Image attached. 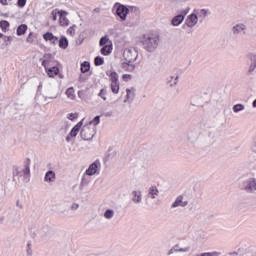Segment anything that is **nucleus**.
<instances>
[{
	"instance_id": "obj_1",
	"label": "nucleus",
	"mask_w": 256,
	"mask_h": 256,
	"mask_svg": "<svg viewBox=\"0 0 256 256\" xmlns=\"http://www.w3.org/2000/svg\"><path fill=\"white\" fill-rule=\"evenodd\" d=\"M161 37L157 33L150 32L140 37L138 45L147 51V53H155L159 47Z\"/></svg>"
},
{
	"instance_id": "obj_2",
	"label": "nucleus",
	"mask_w": 256,
	"mask_h": 256,
	"mask_svg": "<svg viewBox=\"0 0 256 256\" xmlns=\"http://www.w3.org/2000/svg\"><path fill=\"white\" fill-rule=\"evenodd\" d=\"M25 177V179L31 177V158H27L24 162V169L19 171V167H13V177Z\"/></svg>"
},
{
	"instance_id": "obj_3",
	"label": "nucleus",
	"mask_w": 256,
	"mask_h": 256,
	"mask_svg": "<svg viewBox=\"0 0 256 256\" xmlns=\"http://www.w3.org/2000/svg\"><path fill=\"white\" fill-rule=\"evenodd\" d=\"M239 189L245 191L246 193H255L256 191V178L250 177L242 180L239 183Z\"/></svg>"
},
{
	"instance_id": "obj_4",
	"label": "nucleus",
	"mask_w": 256,
	"mask_h": 256,
	"mask_svg": "<svg viewBox=\"0 0 256 256\" xmlns=\"http://www.w3.org/2000/svg\"><path fill=\"white\" fill-rule=\"evenodd\" d=\"M112 11L114 15H116V17H119L121 19V21H127V15H129V8L126 5L116 2Z\"/></svg>"
},
{
	"instance_id": "obj_5",
	"label": "nucleus",
	"mask_w": 256,
	"mask_h": 256,
	"mask_svg": "<svg viewBox=\"0 0 256 256\" xmlns=\"http://www.w3.org/2000/svg\"><path fill=\"white\" fill-rule=\"evenodd\" d=\"M123 57L128 63H135L139 58V52L135 48H126L123 52Z\"/></svg>"
},
{
	"instance_id": "obj_6",
	"label": "nucleus",
	"mask_w": 256,
	"mask_h": 256,
	"mask_svg": "<svg viewBox=\"0 0 256 256\" xmlns=\"http://www.w3.org/2000/svg\"><path fill=\"white\" fill-rule=\"evenodd\" d=\"M189 11H191L190 7H187L186 9L181 10L180 14H177L172 18L171 25H173V27H179V25H181V23L185 21V17H187Z\"/></svg>"
},
{
	"instance_id": "obj_7",
	"label": "nucleus",
	"mask_w": 256,
	"mask_h": 256,
	"mask_svg": "<svg viewBox=\"0 0 256 256\" xmlns=\"http://www.w3.org/2000/svg\"><path fill=\"white\" fill-rule=\"evenodd\" d=\"M80 137L84 141H91V139H93V137H95V128H91V127H89V125H84L81 128Z\"/></svg>"
},
{
	"instance_id": "obj_8",
	"label": "nucleus",
	"mask_w": 256,
	"mask_h": 256,
	"mask_svg": "<svg viewBox=\"0 0 256 256\" xmlns=\"http://www.w3.org/2000/svg\"><path fill=\"white\" fill-rule=\"evenodd\" d=\"M198 22H199V16H197V14L195 13H192L187 16L185 20V24L183 25V29H185V27H189L190 29H193V27H195V25H197Z\"/></svg>"
},
{
	"instance_id": "obj_9",
	"label": "nucleus",
	"mask_w": 256,
	"mask_h": 256,
	"mask_svg": "<svg viewBox=\"0 0 256 256\" xmlns=\"http://www.w3.org/2000/svg\"><path fill=\"white\" fill-rule=\"evenodd\" d=\"M83 121L84 119H82L81 121H79L69 132V134L66 136V141L67 143L71 142V137H77V135L79 134V131H81V127H83Z\"/></svg>"
},
{
	"instance_id": "obj_10",
	"label": "nucleus",
	"mask_w": 256,
	"mask_h": 256,
	"mask_svg": "<svg viewBox=\"0 0 256 256\" xmlns=\"http://www.w3.org/2000/svg\"><path fill=\"white\" fill-rule=\"evenodd\" d=\"M99 165H101V162H99V160L94 161L85 171V175H88V177H93V175H97V173H99Z\"/></svg>"
},
{
	"instance_id": "obj_11",
	"label": "nucleus",
	"mask_w": 256,
	"mask_h": 256,
	"mask_svg": "<svg viewBox=\"0 0 256 256\" xmlns=\"http://www.w3.org/2000/svg\"><path fill=\"white\" fill-rule=\"evenodd\" d=\"M67 15H69V12H67L65 10H60L58 12L59 25L61 27H67L69 25V19H67Z\"/></svg>"
},
{
	"instance_id": "obj_12",
	"label": "nucleus",
	"mask_w": 256,
	"mask_h": 256,
	"mask_svg": "<svg viewBox=\"0 0 256 256\" xmlns=\"http://www.w3.org/2000/svg\"><path fill=\"white\" fill-rule=\"evenodd\" d=\"M246 30H247V26H245V24L243 23L236 24L235 26L232 27V33L234 35H239L241 31H243V35H247V32H245Z\"/></svg>"
},
{
	"instance_id": "obj_13",
	"label": "nucleus",
	"mask_w": 256,
	"mask_h": 256,
	"mask_svg": "<svg viewBox=\"0 0 256 256\" xmlns=\"http://www.w3.org/2000/svg\"><path fill=\"white\" fill-rule=\"evenodd\" d=\"M40 235L42 237H48V239H50V237L53 235V228L49 225L42 226L40 230Z\"/></svg>"
},
{
	"instance_id": "obj_14",
	"label": "nucleus",
	"mask_w": 256,
	"mask_h": 256,
	"mask_svg": "<svg viewBox=\"0 0 256 256\" xmlns=\"http://www.w3.org/2000/svg\"><path fill=\"white\" fill-rule=\"evenodd\" d=\"M55 179H57V175L55 174V171L53 170H48L46 173H45V176H44V181L46 183H53L55 181Z\"/></svg>"
},
{
	"instance_id": "obj_15",
	"label": "nucleus",
	"mask_w": 256,
	"mask_h": 256,
	"mask_svg": "<svg viewBox=\"0 0 256 256\" xmlns=\"http://www.w3.org/2000/svg\"><path fill=\"white\" fill-rule=\"evenodd\" d=\"M100 53L105 57H107V55H111V53H113V43L110 42V44L102 46V48L100 49Z\"/></svg>"
},
{
	"instance_id": "obj_16",
	"label": "nucleus",
	"mask_w": 256,
	"mask_h": 256,
	"mask_svg": "<svg viewBox=\"0 0 256 256\" xmlns=\"http://www.w3.org/2000/svg\"><path fill=\"white\" fill-rule=\"evenodd\" d=\"M45 71H46L48 77L53 78V77L59 75V66H52L50 68H47V66H46Z\"/></svg>"
},
{
	"instance_id": "obj_17",
	"label": "nucleus",
	"mask_w": 256,
	"mask_h": 256,
	"mask_svg": "<svg viewBox=\"0 0 256 256\" xmlns=\"http://www.w3.org/2000/svg\"><path fill=\"white\" fill-rule=\"evenodd\" d=\"M187 253L189 252V247L179 248V244H176L173 248L168 251V255H173V253Z\"/></svg>"
},
{
	"instance_id": "obj_18",
	"label": "nucleus",
	"mask_w": 256,
	"mask_h": 256,
	"mask_svg": "<svg viewBox=\"0 0 256 256\" xmlns=\"http://www.w3.org/2000/svg\"><path fill=\"white\" fill-rule=\"evenodd\" d=\"M121 67L128 73H133V71H135V64H133V62H122Z\"/></svg>"
},
{
	"instance_id": "obj_19",
	"label": "nucleus",
	"mask_w": 256,
	"mask_h": 256,
	"mask_svg": "<svg viewBox=\"0 0 256 256\" xmlns=\"http://www.w3.org/2000/svg\"><path fill=\"white\" fill-rule=\"evenodd\" d=\"M131 195L133 203H141L143 199V194H141V191L134 190L132 191Z\"/></svg>"
},
{
	"instance_id": "obj_20",
	"label": "nucleus",
	"mask_w": 256,
	"mask_h": 256,
	"mask_svg": "<svg viewBox=\"0 0 256 256\" xmlns=\"http://www.w3.org/2000/svg\"><path fill=\"white\" fill-rule=\"evenodd\" d=\"M52 59H53V54L51 53L44 54V59L42 60V67H44V69H47Z\"/></svg>"
},
{
	"instance_id": "obj_21",
	"label": "nucleus",
	"mask_w": 256,
	"mask_h": 256,
	"mask_svg": "<svg viewBox=\"0 0 256 256\" xmlns=\"http://www.w3.org/2000/svg\"><path fill=\"white\" fill-rule=\"evenodd\" d=\"M115 157H117V151L113 150V147H109L105 155V161H111V159H115Z\"/></svg>"
},
{
	"instance_id": "obj_22",
	"label": "nucleus",
	"mask_w": 256,
	"mask_h": 256,
	"mask_svg": "<svg viewBox=\"0 0 256 256\" xmlns=\"http://www.w3.org/2000/svg\"><path fill=\"white\" fill-rule=\"evenodd\" d=\"M106 75L110 77L111 83H119V74L115 71H107Z\"/></svg>"
},
{
	"instance_id": "obj_23",
	"label": "nucleus",
	"mask_w": 256,
	"mask_h": 256,
	"mask_svg": "<svg viewBox=\"0 0 256 256\" xmlns=\"http://www.w3.org/2000/svg\"><path fill=\"white\" fill-rule=\"evenodd\" d=\"M58 45L60 49H67L69 47V40L65 36H61L58 40Z\"/></svg>"
},
{
	"instance_id": "obj_24",
	"label": "nucleus",
	"mask_w": 256,
	"mask_h": 256,
	"mask_svg": "<svg viewBox=\"0 0 256 256\" xmlns=\"http://www.w3.org/2000/svg\"><path fill=\"white\" fill-rule=\"evenodd\" d=\"M81 73H89L91 71V63L89 61H84L80 65Z\"/></svg>"
},
{
	"instance_id": "obj_25",
	"label": "nucleus",
	"mask_w": 256,
	"mask_h": 256,
	"mask_svg": "<svg viewBox=\"0 0 256 256\" xmlns=\"http://www.w3.org/2000/svg\"><path fill=\"white\" fill-rule=\"evenodd\" d=\"M27 29H28L27 24L19 25L16 29V35H18V37L25 35V33H27Z\"/></svg>"
},
{
	"instance_id": "obj_26",
	"label": "nucleus",
	"mask_w": 256,
	"mask_h": 256,
	"mask_svg": "<svg viewBox=\"0 0 256 256\" xmlns=\"http://www.w3.org/2000/svg\"><path fill=\"white\" fill-rule=\"evenodd\" d=\"M133 99H135V93H131V89H126V98L124 100V103H131L133 102Z\"/></svg>"
},
{
	"instance_id": "obj_27",
	"label": "nucleus",
	"mask_w": 256,
	"mask_h": 256,
	"mask_svg": "<svg viewBox=\"0 0 256 256\" xmlns=\"http://www.w3.org/2000/svg\"><path fill=\"white\" fill-rule=\"evenodd\" d=\"M148 193L150 195V199H155V197L159 195V189H157V186H151L148 190Z\"/></svg>"
},
{
	"instance_id": "obj_28",
	"label": "nucleus",
	"mask_w": 256,
	"mask_h": 256,
	"mask_svg": "<svg viewBox=\"0 0 256 256\" xmlns=\"http://www.w3.org/2000/svg\"><path fill=\"white\" fill-rule=\"evenodd\" d=\"M105 64V58L101 57V56H96L94 58V65L96 67H101V65Z\"/></svg>"
},
{
	"instance_id": "obj_29",
	"label": "nucleus",
	"mask_w": 256,
	"mask_h": 256,
	"mask_svg": "<svg viewBox=\"0 0 256 256\" xmlns=\"http://www.w3.org/2000/svg\"><path fill=\"white\" fill-rule=\"evenodd\" d=\"M181 203H183V196H178L176 200L172 203L171 207L172 209H175L177 207H181Z\"/></svg>"
},
{
	"instance_id": "obj_30",
	"label": "nucleus",
	"mask_w": 256,
	"mask_h": 256,
	"mask_svg": "<svg viewBox=\"0 0 256 256\" xmlns=\"http://www.w3.org/2000/svg\"><path fill=\"white\" fill-rule=\"evenodd\" d=\"M8 27H10L9 21H7V20L0 21V28L3 31V33L7 32Z\"/></svg>"
},
{
	"instance_id": "obj_31",
	"label": "nucleus",
	"mask_w": 256,
	"mask_h": 256,
	"mask_svg": "<svg viewBox=\"0 0 256 256\" xmlns=\"http://www.w3.org/2000/svg\"><path fill=\"white\" fill-rule=\"evenodd\" d=\"M35 39H37V34L30 32L26 38V43H35Z\"/></svg>"
},
{
	"instance_id": "obj_32",
	"label": "nucleus",
	"mask_w": 256,
	"mask_h": 256,
	"mask_svg": "<svg viewBox=\"0 0 256 256\" xmlns=\"http://www.w3.org/2000/svg\"><path fill=\"white\" fill-rule=\"evenodd\" d=\"M114 215H115V211L113 209H107L104 212L105 219H113Z\"/></svg>"
},
{
	"instance_id": "obj_33",
	"label": "nucleus",
	"mask_w": 256,
	"mask_h": 256,
	"mask_svg": "<svg viewBox=\"0 0 256 256\" xmlns=\"http://www.w3.org/2000/svg\"><path fill=\"white\" fill-rule=\"evenodd\" d=\"M119 89H120L119 82L111 83V91L112 93H114V95H117V93H119Z\"/></svg>"
},
{
	"instance_id": "obj_34",
	"label": "nucleus",
	"mask_w": 256,
	"mask_h": 256,
	"mask_svg": "<svg viewBox=\"0 0 256 256\" xmlns=\"http://www.w3.org/2000/svg\"><path fill=\"white\" fill-rule=\"evenodd\" d=\"M87 185H89V179H87V177H85V174H84L79 186L80 191H83V187H87Z\"/></svg>"
},
{
	"instance_id": "obj_35",
	"label": "nucleus",
	"mask_w": 256,
	"mask_h": 256,
	"mask_svg": "<svg viewBox=\"0 0 256 256\" xmlns=\"http://www.w3.org/2000/svg\"><path fill=\"white\" fill-rule=\"evenodd\" d=\"M244 110H245V105L243 104H236L232 108V111H234V113H239L240 111H244Z\"/></svg>"
},
{
	"instance_id": "obj_36",
	"label": "nucleus",
	"mask_w": 256,
	"mask_h": 256,
	"mask_svg": "<svg viewBox=\"0 0 256 256\" xmlns=\"http://www.w3.org/2000/svg\"><path fill=\"white\" fill-rule=\"evenodd\" d=\"M108 43H109V36H107V35L101 37L100 40H99L100 47H104Z\"/></svg>"
},
{
	"instance_id": "obj_37",
	"label": "nucleus",
	"mask_w": 256,
	"mask_h": 256,
	"mask_svg": "<svg viewBox=\"0 0 256 256\" xmlns=\"http://www.w3.org/2000/svg\"><path fill=\"white\" fill-rule=\"evenodd\" d=\"M101 123V116H95L92 121L89 122V125H94L97 127Z\"/></svg>"
},
{
	"instance_id": "obj_38",
	"label": "nucleus",
	"mask_w": 256,
	"mask_h": 256,
	"mask_svg": "<svg viewBox=\"0 0 256 256\" xmlns=\"http://www.w3.org/2000/svg\"><path fill=\"white\" fill-rule=\"evenodd\" d=\"M2 39H3L4 45H5L6 47H9V45H11V41H13V37H12V36H6V35H4Z\"/></svg>"
},
{
	"instance_id": "obj_39",
	"label": "nucleus",
	"mask_w": 256,
	"mask_h": 256,
	"mask_svg": "<svg viewBox=\"0 0 256 256\" xmlns=\"http://www.w3.org/2000/svg\"><path fill=\"white\" fill-rule=\"evenodd\" d=\"M98 97H101L103 101H107V89L102 88L100 92L98 93Z\"/></svg>"
},
{
	"instance_id": "obj_40",
	"label": "nucleus",
	"mask_w": 256,
	"mask_h": 256,
	"mask_svg": "<svg viewBox=\"0 0 256 256\" xmlns=\"http://www.w3.org/2000/svg\"><path fill=\"white\" fill-rule=\"evenodd\" d=\"M53 32H46L43 34V39L45 41H51V39H53Z\"/></svg>"
},
{
	"instance_id": "obj_41",
	"label": "nucleus",
	"mask_w": 256,
	"mask_h": 256,
	"mask_svg": "<svg viewBox=\"0 0 256 256\" xmlns=\"http://www.w3.org/2000/svg\"><path fill=\"white\" fill-rule=\"evenodd\" d=\"M67 97H75V89L73 87H70L66 90Z\"/></svg>"
},
{
	"instance_id": "obj_42",
	"label": "nucleus",
	"mask_w": 256,
	"mask_h": 256,
	"mask_svg": "<svg viewBox=\"0 0 256 256\" xmlns=\"http://www.w3.org/2000/svg\"><path fill=\"white\" fill-rule=\"evenodd\" d=\"M256 69V63H250L247 75H252L253 71Z\"/></svg>"
},
{
	"instance_id": "obj_43",
	"label": "nucleus",
	"mask_w": 256,
	"mask_h": 256,
	"mask_svg": "<svg viewBox=\"0 0 256 256\" xmlns=\"http://www.w3.org/2000/svg\"><path fill=\"white\" fill-rule=\"evenodd\" d=\"M59 11H61V10L55 9V10H53V11L51 12V17H52V20H53V21H57V15H59Z\"/></svg>"
},
{
	"instance_id": "obj_44",
	"label": "nucleus",
	"mask_w": 256,
	"mask_h": 256,
	"mask_svg": "<svg viewBox=\"0 0 256 256\" xmlns=\"http://www.w3.org/2000/svg\"><path fill=\"white\" fill-rule=\"evenodd\" d=\"M79 117V114L77 113H70L67 116V119H69L70 121H75V119H77Z\"/></svg>"
},
{
	"instance_id": "obj_45",
	"label": "nucleus",
	"mask_w": 256,
	"mask_h": 256,
	"mask_svg": "<svg viewBox=\"0 0 256 256\" xmlns=\"http://www.w3.org/2000/svg\"><path fill=\"white\" fill-rule=\"evenodd\" d=\"M26 253H27L28 256L33 255V250L31 249V241H28V242H27Z\"/></svg>"
},
{
	"instance_id": "obj_46",
	"label": "nucleus",
	"mask_w": 256,
	"mask_h": 256,
	"mask_svg": "<svg viewBox=\"0 0 256 256\" xmlns=\"http://www.w3.org/2000/svg\"><path fill=\"white\" fill-rule=\"evenodd\" d=\"M247 57H248L250 63H256V55H255V54L249 53V54L247 55Z\"/></svg>"
},
{
	"instance_id": "obj_47",
	"label": "nucleus",
	"mask_w": 256,
	"mask_h": 256,
	"mask_svg": "<svg viewBox=\"0 0 256 256\" xmlns=\"http://www.w3.org/2000/svg\"><path fill=\"white\" fill-rule=\"evenodd\" d=\"M17 5L20 7V9H23V7L27 5V0H18Z\"/></svg>"
},
{
	"instance_id": "obj_48",
	"label": "nucleus",
	"mask_w": 256,
	"mask_h": 256,
	"mask_svg": "<svg viewBox=\"0 0 256 256\" xmlns=\"http://www.w3.org/2000/svg\"><path fill=\"white\" fill-rule=\"evenodd\" d=\"M75 27L76 26L73 25L70 28H68V30H67L68 35H71V36L75 35Z\"/></svg>"
},
{
	"instance_id": "obj_49",
	"label": "nucleus",
	"mask_w": 256,
	"mask_h": 256,
	"mask_svg": "<svg viewBox=\"0 0 256 256\" xmlns=\"http://www.w3.org/2000/svg\"><path fill=\"white\" fill-rule=\"evenodd\" d=\"M209 15V11L207 9H201L200 10V17L202 16L204 19Z\"/></svg>"
},
{
	"instance_id": "obj_50",
	"label": "nucleus",
	"mask_w": 256,
	"mask_h": 256,
	"mask_svg": "<svg viewBox=\"0 0 256 256\" xmlns=\"http://www.w3.org/2000/svg\"><path fill=\"white\" fill-rule=\"evenodd\" d=\"M57 41H59V37H57V36H53V38L52 39H50V43L52 44V45H57Z\"/></svg>"
},
{
	"instance_id": "obj_51",
	"label": "nucleus",
	"mask_w": 256,
	"mask_h": 256,
	"mask_svg": "<svg viewBox=\"0 0 256 256\" xmlns=\"http://www.w3.org/2000/svg\"><path fill=\"white\" fill-rule=\"evenodd\" d=\"M77 209H79V204H78V203H73V204L70 206V210H71V211H77Z\"/></svg>"
},
{
	"instance_id": "obj_52",
	"label": "nucleus",
	"mask_w": 256,
	"mask_h": 256,
	"mask_svg": "<svg viewBox=\"0 0 256 256\" xmlns=\"http://www.w3.org/2000/svg\"><path fill=\"white\" fill-rule=\"evenodd\" d=\"M102 117H112L113 116V111H108V112H103L101 114Z\"/></svg>"
},
{
	"instance_id": "obj_53",
	"label": "nucleus",
	"mask_w": 256,
	"mask_h": 256,
	"mask_svg": "<svg viewBox=\"0 0 256 256\" xmlns=\"http://www.w3.org/2000/svg\"><path fill=\"white\" fill-rule=\"evenodd\" d=\"M173 79H174L173 76H170L167 78L166 83L169 85V87H171V85H173Z\"/></svg>"
},
{
	"instance_id": "obj_54",
	"label": "nucleus",
	"mask_w": 256,
	"mask_h": 256,
	"mask_svg": "<svg viewBox=\"0 0 256 256\" xmlns=\"http://www.w3.org/2000/svg\"><path fill=\"white\" fill-rule=\"evenodd\" d=\"M131 78H132L131 74H123V75H122L123 81H128V80L131 79Z\"/></svg>"
},
{
	"instance_id": "obj_55",
	"label": "nucleus",
	"mask_w": 256,
	"mask_h": 256,
	"mask_svg": "<svg viewBox=\"0 0 256 256\" xmlns=\"http://www.w3.org/2000/svg\"><path fill=\"white\" fill-rule=\"evenodd\" d=\"M178 83H179V76H176L174 78L173 84H170V87H175V86H177Z\"/></svg>"
},
{
	"instance_id": "obj_56",
	"label": "nucleus",
	"mask_w": 256,
	"mask_h": 256,
	"mask_svg": "<svg viewBox=\"0 0 256 256\" xmlns=\"http://www.w3.org/2000/svg\"><path fill=\"white\" fill-rule=\"evenodd\" d=\"M87 81V78L83 77V75L79 76V82L80 83H85Z\"/></svg>"
},
{
	"instance_id": "obj_57",
	"label": "nucleus",
	"mask_w": 256,
	"mask_h": 256,
	"mask_svg": "<svg viewBox=\"0 0 256 256\" xmlns=\"http://www.w3.org/2000/svg\"><path fill=\"white\" fill-rule=\"evenodd\" d=\"M209 254L210 256H220L221 252L214 251V252H209Z\"/></svg>"
},
{
	"instance_id": "obj_58",
	"label": "nucleus",
	"mask_w": 256,
	"mask_h": 256,
	"mask_svg": "<svg viewBox=\"0 0 256 256\" xmlns=\"http://www.w3.org/2000/svg\"><path fill=\"white\" fill-rule=\"evenodd\" d=\"M188 205H189V201H183L182 200V203H181L180 207H187Z\"/></svg>"
},
{
	"instance_id": "obj_59",
	"label": "nucleus",
	"mask_w": 256,
	"mask_h": 256,
	"mask_svg": "<svg viewBox=\"0 0 256 256\" xmlns=\"http://www.w3.org/2000/svg\"><path fill=\"white\" fill-rule=\"evenodd\" d=\"M197 134H195V136H193V138L191 137V135H188V139L189 140H192V141H195L197 139Z\"/></svg>"
},
{
	"instance_id": "obj_60",
	"label": "nucleus",
	"mask_w": 256,
	"mask_h": 256,
	"mask_svg": "<svg viewBox=\"0 0 256 256\" xmlns=\"http://www.w3.org/2000/svg\"><path fill=\"white\" fill-rule=\"evenodd\" d=\"M16 207H19V209H23V205L17 200Z\"/></svg>"
},
{
	"instance_id": "obj_61",
	"label": "nucleus",
	"mask_w": 256,
	"mask_h": 256,
	"mask_svg": "<svg viewBox=\"0 0 256 256\" xmlns=\"http://www.w3.org/2000/svg\"><path fill=\"white\" fill-rule=\"evenodd\" d=\"M200 256H211V254L209 252H203L200 253Z\"/></svg>"
},
{
	"instance_id": "obj_62",
	"label": "nucleus",
	"mask_w": 256,
	"mask_h": 256,
	"mask_svg": "<svg viewBox=\"0 0 256 256\" xmlns=\"http://www.w3.org/2000/svg\"><path fill=\"white\" fill-rule=\"evenodd\" d=\"M248 256H256L255 253L251 252V250H248Z\"/></svg>"
},
{
	"instance_id": "obj_63",
	"label": "nucleus",
	"mask_w": 256,
	"mask_h": 256,
	"mask_svg": "<svg viewBox=\"0 0 256 256\" xmlns=\"http://www.w3.org/2000/svg\"><path fill=\"white\" fill-rule=\"evenodd\" d=\"M57 75H58L59 79H63V78L65 77V76H63V74H61V73H59V72H58Z\"/></svg>"
},
{
	"instance_id": "obj_64",
	"label": "nucleus",
	"mask_w": 256,
	"mask_h": 256,
	"mask_svg": "<svg viewBox=\"0 0 256 256\" xmlns=\"http://www.w3.org/2000/svg\"><path fill=\"white\" fill-rule=\"evenodd\" d=\"M252 107H254V109H256V99L252 102Z\"/></svg>"
}]
</instances>
